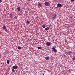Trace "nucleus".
<instances>
[{
	"label": "nucleus",
	"mask_w": 75,
	"mask_h": 75,
	"mask_svg": "<svg viewBox=\"0 0 75 75\" xmlns=\"http://www.w3.org/2000/svg\"><path fill=\"white\" fill-rule=\"evenodd\" d=\"M18 11H21V10L20 9V8L19 7H18Z\"/></svg>",
	"instance_id": "f8f14e48"
},
{
	"label": "nucleus",
	"mask_w": 75,
	"mask_h": 75,
	"mask_svg": "<svg viewBox=\"0 0 75 75\" xmlns=\"http://www.w3.org/2000/svg\"><path fill=\"white\" fill-rule=\"evenodd\" d=\"M18 48L19 50L21 49V48L20 47H18Z\"/></svg>",
	"instance_id": "dca6fc26"
},
{
	"label": "nucleus",
	"mask_w": 75,
	"mask_h": 75,
	"mask_svg": "<svg viewBox=\"0 0 75 75\" xmlns=\"http://www.w3.org/2000/svg\"><path fill=\"white\" fill-rule=\"evenodd\" d=\"M45 59L46 60H48L49 59V57L47 56L45 57Z\"/></svg>",
	"instance_id": "9d476101"
},
{
	"label": "nucleus",
	"mask_w": 75,
	"mask_h": 75,
	"mask_svg": "<svg viewBox=\"0 0 75 75\" xmlns=\"http://www.w3.org/2000/svg\"><path fill=\"white\" fill-rule=\"evenodd\" d=\"M54 47L55 48H57V46H56L55 45H54Z\"/></svg>",
	"instance_id": "4be33fe9"
},
{
	"label": "nucleus",
	"mask_w": 75,
	"mask_h": 75,
	"mask_svg": "<svg viewBox=\"0 0 75 75\" xmlns=\"http://www.w3.org/2000/svg\"><path fill=\"white\" fill-rule=\"evenodd\" d=\"M27 24H29L30 23V21H27L26 22Z\"/></svg>",
	"instance_id": "ddd939ff"
},
{
	"label": "nucleus",
	"mask_w": 75,
	"mask_h": 75,
	"mask_svg": "<svg viewBox=\"0 0 75 75\" xmlns=\"http://www.w3.org/2000/svg\"><path fill=\"white\" fill-rule=\"evenodd\" d=\"M5 31L6 32H8V30H7V29H5Z\"/></svg>",
	"instance_id": "a211bd4d"
},
{
	"label": "nucleus",
	"mask_w": 75,
	"mask_h": 75,
	"mask_svg": "<svg viewBox=\"0 0 75 75\" xmlns=\"http://www.w3.org/2000/svg\"><path fill=\"white\" fill-rule=\"evenodd\" d=\"M52 17L53 20H55L57 18V16L55 14H52Z\"/></svg>",
	"instance_id": "f257e3e1"
},
{
	"label": "nucleus",
	"mask_w": 75,
	"mask_h": 75,
	"mask_svg": "<svg viewBox=\"0 0 75 75\" xmlns=\"http://www.w3.org/2000/svg\"><path fill=\"white\" fill-rule=\"evenodd\" d=\"M57 5L59 7H62L63 6L61 4L59 3L57 4Z\"/></svg>",
	"instance_id": "39448f33"
},
{
	"label": "nucleus",
	"mask_w": 75,
	"mask_h": 75,
	"mask_svg": "<svg viewBox=\"0 0 75 75\" xmlns=\"http://www.w3.org/2000/svg\"><path fill=\"white\" fill-rule=\"evenodd\" d=\"M11 71H12L13 72H14L15 71V70L13 69H12L11 70Z\"/></svg>",
	"instance_id": "6ab92c4d"
},
{
	"label": "nucleus",
	"mask_w": 75,
	"mask_h": 75,
	"mask_svg": "<svg viewBox=\"0 0 75 75\" xmlns=\"http://www.w3.org/2000/svg\"><path fill=\"white\" fill-rule=\"evenodd\" d=\"M42 0H40V1H41Z\"/></svg>",
	"instance_id": "393cba45"
},
{
	"label": "nucleus",
	"mask_w": 75,
	"mask_h": 75,
	"mask_svg": "<svg viewBox=\"0 0 75 75\" xmlns=\"http://www.w3.org/2000/svg\"><path fill=\"white\" fill-rule=\"evenodd\" d=\"M72 59L73 60H75V57H74L73 58H72Z\"/></svg>",
	"instance_id": "aec40b11"
},
{
	"label": "nucleus",
	"mask_w": 75,
	"mask_h": 75,
	"mask_svg": "<svg viewBox=\"0 0 75 75\" xmlns=\"http://www.w3.org/2000/svg\"><path fill=\"white\" fill-rule=\"evenodd\" d=\"M16 66H13L12 67L13 69H18V67L17 66L16 64Z\"/></svg>",
	"instance_id": "20e7f679"
},
{
	"label": "nucleus",
	"mask_w": 75,
	"mask_h": 75,
	"mask_svg": "<svg viewBox=\"0 0 75 75\" xmlns=\"http://www.w3.org/2000/svg\"><path fill=\"white\" fill-rule=\"evenodd\" d=\"M71 2H73L74 1V0H70Z\"/></svg>",
	"instance_id": "412c9836"
},
{
	"label": "nucleus",
	"mask_w": 75,
	"mask_h": 75,
	"mask_svg": "<svg viewBox=\"0 0 75 75\" xmlns=\"http://www.w3.org/2000/svg\"><path fill=\"white\" fill-rule=\"evenodd\" d=\"M37 48H38L39 49L41 50L42 49V48L41 47H37Z\"/></svg>",
	"instance_id": "2eb2a0df"
},
{
	"label": "nucleus",
	"mask_w": 75,
	"mask_h": 75,
	"mask_svg": "<svg viewBox=\"0 0 75 75\" xmlns=\"http://www.w3.org/2000/svg\"><path fill=\"white\" fill-rule=\"evenodd\" d=\"M45 4L46 6H49L50 5V3L48 1H46L45 3Z\"/></svg>",
	"instance_id": "f03ea898"
},
{
	"label": "nucleus",
	"mask_w": 75,
	"mask_h": 75,
	"mask_svg": "<svg viewBox=\"0 0 75 75\" xmlns=\"http://www.w3.org/2000/svg\"><path fill=\"white\" fill-rule=\"evenodd\" d=\"M38 6L40 7H41L42 6V5L40 3L38 2Z\"/></svg>",
	"instance_id": "1a4fd4ad"
},
{
	"label": "nucleus",
	"mask_w": 75,
	"mask_h": 75,
	"mask_svg": "<svg viewBox=\"0 0 75 75\" xmlns=\"http://www.w3.org/2000/svg\"><path fill=\"white\" fill-rule=\"evenodd\" d=\"M52 49L53 50V52L55 53H57V50L54 47H53L52 48Z\"/></svg>",
	"instance_id": "7ed1b4c3"
},
{
	"label": "nucleus",
	"mask_w": 75,
	"mask_h": 75,
	"mask_svg": "<svg viewBox=\"0 0 75 75\" xmlns=\"http://www.w3.org/2000/svg\"><path fill=\"white\" fill-rule=\"evenodd\" d=\"M50 29V27H47L45 28V31H47Z\"/></svg>",
	"instance_id": "6e6552de"
},
{
	"label": "nucleus",
	"mask_w": 75,
	"mask_h": 75,
	"mask_svg": "<svg viewBox=\"0 0 75 75\" xmlns=\"http://www.w3.org/2000/svg\"><path fill=\"white\" fill-rule=\"evenodd\" d=\"M1 2V0H0V3Z\"/></svg>",
	"instance_id": "5701e85b"
},
{
	"label": "nucleus",
	"mask_w": 75,
	"mask_h": 75,
	"mask_svg": "<svg viewBox=\"0 0 75 75\" xmlns=\"http://www.w3.org/2000/svg\"><path fill=\"white\" fill-rule=\"evenodd\" d=\"M42 27H43V28H46V25H42Z\"/></svg>",
	"instance_id": "f3484780"
},
{
	"label": "nucleus",
	"mask_w": 75,
	"mask_h": 75,
	"mask_svg": "<svg viewBox=\"0 0 75 75\" xmlns=\"http://www.w3.org/2000/svg\"><path fill=\"white\" fill-rule=\"evenodd\" d=\"M67 54H69V55L71 53H72V52L71 51V52H66Z\"/></svg>",
	"instance_id": "0eeeda50"
},
{
	"label": "nucleus",
	"mask_w": 75,
	"mask_h": 75,
	"mask_svg": "<svg viewBox=\"0 0 75 75\" xmlns=\"http://www.w3.org/2000/svg\"><path fill=\"white\" fill-rule=\"evenodd\" d=\"M3 29H6L7 28H6V27L5 26H3Z\"/></svg>",
	"instance_id": "4468645a"
},
{
	"label": "nucleus",
	"mask_w": 75,
	"mask_h": 75,
	"mask_svg": "<svg viewBox=\"0 0 75 75\" xmlns=\"http://www.w3.org/2000/svg\"><path fill=\"white\" fill-rule=\"evenodd\" d=\"M30 0H28V1H30Z\"/></svg>",
	"instance_id": "b1692460"
},
{
	"label": "nucleus",
	"mask_w": 75,
	"mask_h": 75,
	"mask_svg": "<svg viewBox=\"0 0 75 75\" xmlns=\"http://www.w3.org/2000/svg\"><path fill=\"white\" fill-rule=\"evenodd\" d=\"M7 63L8 64H9V59H8L7 61Z\"/></svg>",
	"instance_id": "9b49d317"
},
{
	"label": "nucleus",
	"mask_w": 75,
	"mask_h": 75,
	"mask_svg": "<svg viewBox=\"0 0 75 75\" xmlns=\"http://www.w3.org/2000/svg\"><path fill=\"white\" fill-rule=\"evenodd\" d=\"M47 45V46H49L50 45H51V44L50 42H47L46 43Z\"/></svg>",
	"instance_id": "423d86ee"
}]
</instances>
